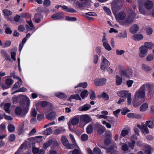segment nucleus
Segmentation results:
<instances>
[{
  "label": "nucleus",
  "mask_w": 154,
  "mask_h": 154,
  "mask_svg": "<svg viewBox=\"0 0 154 154\" xmlns=\"http://www.w3.org/2000/svg\"><path fill=\"white\" fill-rule=\"evenodd\" d=\"M145 97V90L144 84L142 85L137 90L134 95V98L133 101V105L135 107L140 105L141 103L144 102V100L141 99Z\"/></svg>",
  "instance_id": "1"
},
{
  "label": "nucleus",
  "mask_w": 154,
  "mask_h": 154,
  "mask_svg": "<svg viewBox=\"0 0 154 154\" xmlns=\"http://www.w3.org/2000/svg\"><path fill=\"white\" fill-rule=\"evenodd\" d=\"M130 11V13L128 15L125 19L122 22V24L129 26L132 23L136 17V14L135 12L131 9Z\"/></svg>",
  "instance_id": "2"
},
{
  "label": "nucleus",
  "mask_w": 154,
  "mask_h": 154,
  "mask_svg": "<svg viewBox=\"0 0 154 154\" xmlns=\"http://www.w3.org/2000/svg\"><path fill=\"white\" fill-rule=\"evenodd\" d=\"M145 90L146 89H148L147 93V96L148 97L151 98L152 97L154 94V85L153 84H144Z\"/></svg>",
  "instance_id": "3"
},
{
  "label": "nucleus",
  "mask_w": 154,
  "mask_h": 154,
  "mask_svg": "<svg viewBox=\"0 0 154 154\" xmlns=\"http://www.w3.org/2000/svg\"><path fill=\"white\" fill-rule=\"evenodd\" d=\"M81 2H77L74 3L76 6L79 8L86 7L87 5H89L91 2V0H80Z\"/></svg>",
  "instance_id": "4"
},
{
  "label": "nucleus",
  "mask_w": 154,
  "mask_h": 154,
  "mask_svg": "<svg viewBox=\"0 0 154 154\" xmlns=\"http://www.w3.org/2000/svg\"><path fill=\"white\" fill-rule=\"evenodd\" d=\"M139 55L140 57H144L148 51V49L145 46L143 45L141 46L139 48Z\"/></svg>",
  "instance_id": "5"
},
{
  "label": "nucleus",
  "mask_w": 154,
  "mask_h": 154,
  "mask_svg": "<svg viewBox=\"0 0 154 154\" xmlns=\"http://www.w3.org/2000/svg\"><path fill=\"white\" fill-rule=\"evenodd\" d=\"M102 57L103 59V62L101 65L100 68L102 70L105 71V68H106V66H109L110 63L104 57L102 56Z\"/></svg>",
  "instance_id": "6"
},
{
  "label": "nucleus",
  "mask_w": 154,
  "mask_h": 154,
  "mask_svg": "<svg viewBox=\"0 0 154 154\" xmlns=\"http://www.w3.org/2000/svg\"><path fill=\"white\" fill-rule=\"evenodd\" d=\"M20 99V103L21 105H23L25 104L27 101L29 102V98L25 95L20 94L18 96Z\"/></svg>",
  "instance_id": "7"
},
{
  "label": "nucleus",
  "mask_w": 154,
  "mask_h": 154,
  "mask_svg": "<svg viewBox=\"0 0 154 154\" xmlns=\"http://www.w3.org/2000/svg\"><path fill=\"white\" fill-rule=\"evenodd\" d=\"M106 79L105 78L97 79L94 80V83L97 86H101L106 83Z\"/></svg>",
  "instance_id": "8"
},
{
  "label": "nucleus",
  "mask_w": 154,
  "mask_h": 154,
  "mask_svg": "<svg viewBox=\"0 0 154 154\" xmlns=\"http://www.w3.org/2000/svg\"><path fill=\"white\" fill-rule=\"evenodd\" d=\"M144 5L146 9L149 10L151 9L154 6L153 2L149 0H147L145 1Z\"/></svg>",
  "instance_id": "9"
},
{
  "label": "nucleus",
  "mask_w": 154,
  "mask_h": 154,
  "mask_svg": "<svg viewBox=\"0 0 154 154\" xmlns=\"http://www.w3.org/2000/svg\"><path fill=\"white\" fill-rule=\"evenodd\" d=\"M111 6L112 11L114 13L116 12L117 11L121 9L122 7V5H116L112 4Z\"/></svg>",
  "instance_id": "10"
},
{
  "label": "nucleus",
  "mask_w": 154,
  "mask_h": 154,
  "mask_svg": "<svg viewBox=\"0 0 154 154\" xmlns=\"http://www.w3.org/2000/svg\"><path fill=\"white\" fill-rule=\"evenodd\" d=\"M63 17V15L62 12H58L51 16V18L54 20H60Z\"/></svg>",
  "instance_id": "11"
},
{
  "label": "nucleus",
  "mask_w": 154,
  "mask_h": 154,
  "mask_svg": "<svg viewBox=\"0 0 154 154\" xmlns=\"http://www.w3.org/2000/svg\"><path fill=\"white\" fill-rule=\"evenodd\" d=\"M139 27L136 24H134L132 25L130 28V32L133 34L136 33L138 30Z\"/></svg>",
  "instance_id": "12"
},
{
  "label": "nucleus",
  "mask_w": 154,
  "mask_h": 154,
  "mask_svg": "<svg viewBox=\"0 0 154 154\" xmlns=\"http://www.w3.org/2000/svg\"><path fill=\"white\" fill-rule=\"evenodd\" d=\"M81 119L85 123L87 124L90 122V117L87 115H83L81 117Z\"/></svg>",
  "instance_id": "13"
},
{
  "label": "nucleus",
  "mask_w": 154,
  "mask_h": 154,
  "mask_svg": "<svg viewBox=\"0 0 154 154\" xmlns=\"http://www.w3.org/2000/svg\"><path fill=\"white\" fill-rule=\"evenodd\" d=\"M56 116V114L54 112H52L48 113L46 116V118L49 120H52L54 119Z\"/></svg>",
  "instance_id": "14"
},
{
  "label": "nucleus",
  "mask_w": 154,
  "mask_h": 154,
  "mask_svg": "<svg viewBox=\"0 0 154 154\" xmlns=\"http://www.w3.org/2000/svg\"><path fill=\"white\" fill-rule=\"evenodd\" d=\"M143 35L141 34H135L133 36L132 38L135 41H140L143 39Z\"/></svg>",
  "instance_id": "15"
},
{
  "label": "nucleus",
  "mask_w": 154,
  "mask_h": 154,
  "mask_svg": "<svg viewBox=\"0 0 154 154\" xmlns=\"http://www.w3.org/2000/svg\"><path fill=\"white\" fill-rule=\"evenodd\" d=\"M116 144H114L113 146H111L110 147L106 148L107 152H110V154H112L116 150Z\"/></svg>",
  "instance_id": "16"
},
{
  "label": "nucleus",
  "mask_w": 154,
  "mask_h": 154,
  "mask_svg": "<svg viewBox=\"0 0 154 154\" xmlns=\"http://www.w3.org/2000/svg\"><path fill=\"white\" fill-rule=\"evenodd\" d=\"M0 52L2 56L4 57L6 60H11L10 56L8 54L6 51L4 50H2Z\"/></svg>",
  "instance_id": "17"
},
{
  "label": "nucleus",
  "mask_w": 154,
  "mask_h": 154,
  "mask_svg": "<svg viewBox=\"0 0 154 154\" xmlns=\"http://www.w3.org/2000/svg\"><path fill=\"white\" fill-rule=\"evenodd\" d=\"M128 93V91H122L119 93L118 95L120 97L126 98L127 95Z\"/></svg>",
  "instance_id": "18"
},
{
  "label": "nucleus",
  "mask_w": 154,
  "mask_h": 154,
  "mask_svg": "<svg viewBox=\"0 0 154 154\" xmlns=\"http://www.w3.org/2000/svg\"><path fill=\"white\" fill-rule=\"evenodd\" d=\"M42 18L41 15L40 14H36L35 15L33 20L36 23H39L41 21Z\"/></svg>",
  "instance_id": "19"
},
{
  "label": "nucleus",
  "mask_w": 154,
  "mask_h": 154,
  "mask_svg": "<svg viewBox=\"0 0 154 154\" xmlns=\"http://www.w3.org/2000/svg\"><path fill=\"white\" fill-rule=\"evenodd\" d=\"M144 46H145L147 49H152L154 47V44L151 42H146L145 43Z\"/></svg>",
  "instance_id": "20"
},
{
  "label": "nucleus",
  "mask_w": 154,
  "mask_h": 154,
  "mask_svg": "<svg viewBox=\"0 0 154 154\" xmlns=\"http://www.w3.org/2000/svg\"><path fill=\"white\" fill-rule=\"evenodd\" d=\"M91 107L90 105L86 104L79 108L80 111H85L89 109Z\"/></svg>",
  "instance_id": "21"
},
{
  "label": "nucleus",
  "mask_w": 154,
  "mask_h": 154,
  "mask_svg": "<svg viewBox=\"0 0 154 154\" xmlns=\"http://www.w3.org/2000/svg\"><path fill=\"white\" fill-rule=\"evenodd\" d=\"M96 125H97L98 126H100L99 128L97 130V132L99 134H101L104 132L105 130V127H103L100 125H97L96 124Z\"/></svg>",
  "instance_id": "22"
},
{
  "label": "nucleus",
  "mask_w": 154,
  "mask_h": 154,
  "mask_svg": "<svg viewBox=\"0 0 154 154\" xmlns=\"http://www.w3.org/2000/svg\"><path fill=\"white\" fill-rule=\"evenodd\" d=\"M130 131L129 129L122 130L121 133L120 137L122 138V137H124L126 136L129 133Z\"/></svg>",
  "instance_id": "23"
},
{
  "label": "nucleus",
  "mask_w": 154,
  "mask_h": 154,
  "mask_svg": "<svg viewBox=\"0 0 154 154\" xmlns=\"http://www.w3.org/2000/svg\"><path fill=\"white\" fill-rule=\"evenodd\" d=\"M148 104L147 103H144L140 107V111L142 112L146 111L148 108Z\"/></svg>",
  "instance_id": "24"
},
{
  "label": "nucleus",
  "mask_w": 154,
  "mask_h": 154,
  "mask_svg": "<svg viewBox=\"0 0 154 154\" xmlns=\"http://www.w3.org/2000/svg\"><path fill=\"white\" fill-rule=\"evenodd\" d=\"M55 95L56 97L62 99L66 98L67 97L66 94L63 93L61 92L56 93L55 94Z\"/></svg>",
  "instance_id": "25"
},
{
  "label": "nucleus",
  "mask_w": 154,
  "mask_h": 154,
  "mask_svg": "<svg viewBox=\"0 0 154 154\" xmlns=\"http://www.w3.org/2000/svg\"><path fill=\"white\" fill-rule=\"evenodd\" d=\"M79 122V119L78 118L75 117L73 118L71 120V123L73 125H77Z\"/></svg>",
  "instance_id": "26"
},
{
  "label": "nucleus",
  "mask_w": 154,
  "mask_h": 154,
  "mask_svg": "<svg viewBox=\"0 0 154 154\" xmlns=\"http://www.w3.org/2000/svg\"><path fill=\"white\" fill-rule=\"evenodd\" d=\"M122 82V79L118 75L116 76V84L117 85H120Z\"/></svg>",
  "instance_id": "27"
},
{
  "label": "nucleus",
  "mask_w": 154,
  "mask_h": 154,
  "mask_svg": "<svg viewBox=\"0 0 154 154\" xmlns=\"http://www.w3.org/2000/svg\"><path fill=\"white\" fill-rule=\"evenodd\" d=\"M11 106V104L9 103H7L5 104L4 108L6 113L9 114L10 113V111L9 110V108Z\"/></svg>",
  "instance_id": "28"
},
{
  "label": "nucleus",
  "mask_w": 154,
  "mask_h": 154,
  "mask_svg": "<svg viewBox=\"0 0 154 154\" xmlns=\"http://www.w3.org/2000/svg\"><path fill=\"white\" fill-rule=\"evenodd\" d=\"M118 17L119 20H122L125 19L126 15L124 12H122L119 14Z\"/></svg>",
  "instance_id": "29"
},
{
  "label": "nucleus",
  "mask_w": 154,
  "mask_h": 154,
  "mask_svg": "<svg viewBox=\"0 0 154 154\" xmlns=\"http://www.w3.org/2000/svg\"><path fill=\"white\" fill-rule=\"evenodd\" d=\"M53 141L51 140H49L47 142L45 143L43 145V148L44 149H46L52 143Z\"/></svg>",
  "instance_id": "30"
},
{
  "label": "nucleus",
  "mask_w": 154,
  "mask_h": 154,
  "mask_svg": "<svg viewBox=\"0 0 154 154\" xmlns=\"http://www.w3.org/2000/svg\"><path fill=\"white\" fill-rule=\"evenodd\" d=\"M86 131L87 133L88 134H91L92 133L93 131V126L91 125H89L86 128Z\"/></svg>",
  "instance_id": "31"
},
{
  "label": "nucleus",
  "mask_w": 154,
  "mask_h": 154,
  "mask_svg": "<svg viewBox=\"0 0 154 154\" xmlns=\"http://www.w3.org/2000/svg\"><path fill=\"white\" fill-rule=\"evenodd\" d=\"M88 91L85 90L81 92L80 95L82 99H84L88 96Z\"/></svg>",
  "instance_id": "32"
},
{
  "label": "nucleus",
  "mask_w": 154,
  "mask_h": 154,
  "mask_svg": "<svg viewBox=\"0 0 154 154\" xmlns=\"http://www.w3.org/2000/svg\"><path fill=\"white\" fill-rule=\"evenodd\" d=\"M65 131V129H63L62 128H59L56 129L54 133L55 134H58L64 133Z\"/></svg>",
  "instance_id": "33"
},
{
  "label": "nucleus",
  "mask_w": 154,
  "mask_h": 154,
  "mask_svg": "<svg viewBox=\"0 0 154 154\" xmlns=\"http://www.w3.org/2000/svg\"><path fill=\"white\" fill-rule=\"evenodd\" d=\"M142 68L146 72L149 71L151 69V68L149 66L144 64H142Z\"/></svg>",
  "instance_id": "34"
},
{
  "label": "nucleus",
  "mask_w": 154,
  "mask_h": 154,
  "mask_svg": "<svg viewBox=\"0 0 154 154\" xmlns=\"http://www.w3.org/2000/svg\"><path fill=\"white\" fill-rule=\"evenodd\" d=\"M103 45L105 48L108 51H111L112 50L111 48L107 42H103Z\"/></svg>",
  "instance_id": "35"
},
{
  "label": "nucleus",
  "mask_w": 154,
  "mask_h": 154,
  "mask_svg": "<svg viewBox=\"0 0 154 154\" xmlns=\"http://www.w3.org/2000/svg\"><path fill=\"white\" fill-rule=\"evenodd\" d=\"M89 95L90 98L92 100H94L96 98L95 93L94 91L91 90L90 91Z\"/></svg>",
  "instance_id": "36"
},
{
  "label": "nucleus",
  "mask_w": 154,
  "mask_h": 154,
  "mask_svg": "<svg viewBox=\"0 0 154 154\" xmlns=\"http://www.w3.org/2000/svg\"><path fill=\"white\" fill-rule=\"evenodd\" d=\"M61 141L63 145L65 146L66 144L69 142L68 140L65 136H62L61 139Z\"/></svg>",
  "instance_id": "37"
},
{
  "label": "nucleus",
  "mask_w": 154,
  "mask_h": 154,
  "mask_svg": "<svg viewBox=\"0 0 154 154\" xmlns=\"http://www.w3.org/2000/svg\"><path fill=\"white\" fill-rule=\"evenodd\" d=\"M145 125L148 126L149 128H152L153 127V122L151 121H147L146 122Z\"/></svg>",
  "instance_id": "38"
},
{
  "label": "nucleus",
  "mask_w": 154,
  "mask_h": 154,
  "mask_svg": "<svg viewBox=\"0 0 154 154\" xmlns=\"http://www.w3.org/2000/svg\"><path fill=\"white\" fill-rule=\"evenodd\" d=\"M104 142L105 144L107 146L109 145L111 143H113V145L116 144V143L113 141L111 142V140L109 138H106Z\"/></svg>",
  "instance_id": "39"
},
{
  "label": "nucleus",
  "mask_w": 154,
  "mask_h": 154,
  "mask_svg": "<svg viewBox=\"0 0 154 154\" xmlns=\"http://www.w3.org/2000/svg\"><path fill=\"white\" fill-rule=\"evenodd\" d=\"M15 112L17 115H20L22 113V109L20 107H17L15 109Z\"/></svg>",
  "instance_id": "40"
},
{
  "label": "nucleus",
  "mask_w": 154,
  "mask_h": 154,
  "mask_svg": "<svg viewBox=\"0 0 154 154\" xmlns=\"http://www.w3.org/2000/svg\"><path fill=\"white\" fill-rule=\"evenodd\" d=\"M99 98L102 97L105 100H108L109 97L108 95L106 93L103 92L102 93L101 96L99 97Z\"/></svg>",
  "instance_id": "41"
},
{
  "label": "nucleus",
  "mask_w": 154,
  "mask_h": 154,
  "mask_svg": "<svg viewBox=\"0 0 154 154\" xmlns=\"http://www.w3.org/2000/svg\"><path fill=\"white\" fill-rule=\"evenodd\" d=\"M75 144L69 143L68 142L64 146L67 149H71L74 148V146H75Z\"/></svg>",
  "instance_id": "42"
},
{
  "label": "nucleus",
  "mask_w": 154,
  "mask_h": 154,
  "mask_svg": "<svg viewBox=\"0 0 154 154\" xmlns=\"http://www.w3.org/2000/svg\"><path fill=\"white\" fill-rule=\"evenodd\" d=\"M8 128V131L10 132H13L15 130V127L12 124H10L9 125Z\"/></svg>",
  "instance_id": "43"
},
{
  "label": "nucleus",
  "mask_w": 154,
  "mask_h": 154,
  "mask_svg": "<svg viewBox=\"0 0 154 154\" xmlns=\"http://www.w3.org/2000/svg\"><path fill=\"white\" fill-rule=\"evenodd\" d=\"M13 80L9 79H7L5 81L6 85L8 86H11L13 82Z\"/></svg>",
  "instance_id": "44"
},
{
  "label": "nucleus",
  "mask_w": 154,
  "mask_h": 154,
  "mask_svg": "<svg viewBox=\"0 0 154 154\" xmlns=\"http://www.w3.org/2000/svg\"><path fill=\"white\" fill-rule=\"evenodd\" d=\"M93 152L95 154H102L101 150L97 147H95L93 149Z\"/></svg>",
  "instance_id": "45"
},
{
  "label": "nucleus",
  "mask_w": 154,
  "mask_h": 154,
  "mask_svg": "<svg viewBox=\"0 0 154 154\" xmlns=\"http://www.w3.org/2000/svg\"><path fill=\"white\" fill-rule=\"evenodd\" d=\"M52 133V130L50 128H47L44 131V134L45 135H49L51 134Z\"/></svg>",
  "instance_id": "46"
},
{
  "label": "nucleus",
  "mask_w": 154,
  "mask_h": 154,
  "mask_svg": "<svg viewBox=\"0 0 154 154\" xmlns=\"http://www.w3.org/2000/svg\"><path fill=\"white\" fill-rule=\"evenodd\" d=\"M88 135L85 134H82L81 137V140L83 141H86L88 139Z\"/></svg>",
  "instance_id": "47"
},
{
  "label": "nucleus",
  "mask_w": 154,
  "mask_h": 154,
  "mask_svg": "<svg viewBox=\"0 0 154 154\" xmlns=\"http://www.w3.org/2000/svg\"><path fill=\"white\" fill-rule=\"evenodd\" d=\"M15 139V136L14 134H11L8 137L9 141L10 142L14 141Z\"/></svg>",
  "instance_id": "48"
},
{
  "label": "nucleus",
  "mask_w": 154,
  "mask_h": 154,
  "mask_svg": "<svg viewBox=\"0 0 154 154\" xmlns=\"http://www.w3.org/2000/svg\"><path fill=\"white\" fill-rule=\"evenodd\" d=\"M112 4L122 5V0H113Z\"/></svg>",
  "instance_id": "49"
},
{
  "label": "nucleus",
  "mask_w": 154,
  "mask_h": 154,
  "mask_svg": "<svg viewBox=\"0 0 154 154\" xmlns=\"http://www.w3.org/2000/svg\"><path fill=\"white\" fill-rule=\"evenodd\" d=\"M4 14L6 16H9L12 14V12L8 9H5L3 11Z\"/></svg>",
  "instance_id": "50"
},
{
  "label": "nucleus",
  "mask_w": 154,
  "mask_h": 154,
  "mask_svg": "<svg viewBox=\"0 0 154 154\" xmlns=\"http://www.w3.org/2000/svg\"><path fill=\"white\" fill-rule=\"evenodd\" d=\"M127 97L128 104V105H130L131 103V101L132 100L131 94L130 93L128 94Z\"/></svg>",
  "instance_id": "51"
},
{
  "label": "nucleus",
  "mask_w": 154,
  "mask_h": 154,
  "mask_svg": "<svg viewBox=\"0 0 154 154\" xmlns=\"http://www.w3.org/2000/svg\"><path fill=\"white\" fill-rule=\"evenodd\" d=\"M127 33L125 30L123 33H121L119 35L118 37H122L123 38H126L127 37Z\"/></svg>",
  "instance_id": "52"
},
{
  "label": "nucleus",
  "mask_w": 154,
  "mask_h": 154,
  "mask_svg": "<svg viewBox=\"0 0 154 154\" xmlns=\"http://www.w3.org/2000/svg\"><path fill=\"white\" fill-rule=\"evenodd\" d=\"M142 129L146 134H148L149 132L148 128L146 125H145L144 124L142 125Z\"/></svg>",
  "instance_id": "53"
},
{
  "label": "nucleus",
  "mask_w": 154,
  "mask_h": 154,
  "mask_svg": "<svg viewBox=\"0 0 154 154\" xmlns=\"http://www.w3.org/2000/svg\"><path fill=\"white\" fill-rule=\"evenodd\" d=\"M43 4L44 6L48 7L50 5L51 1L50 0H45Z\"/></svg>",
  "instance_id": "54"
},
{
  "label": "nucleus",
  "mask_w": 154,
  "mask_h": 154,
  "mask_svg": "<svg viewBox=\"0 0 154 154\" xmlns=\"http://www.w3.org/2000/svg\"><path fill=\"white\" fill-rule=\"evenodd\" d=\"M154 58V55L153 54L148 55L146 57V60L147 61H151Z\"/></svg>",
  "instance_id": "55"
},
{
  "label": "nucleus",
  "mask_w": 154,
  "mask_h": 154,
  "mask_svg": "<svg viewBox=\"0 0 154 154\" xmlns=\"http://www.w3.org/2000/svg\"><path fill=\"white\" fill-rule=\"evenodd\" d=\"M139 11L140 12L143 14L145 15L146 14L144 9L142 7L139 6Z\"/></svg>",
  "instance_id": "56"
},
{
  "label": "nucleus",
  "mask_w": 154,
  "mask_h": 154,
  "mask_svg": "<svg viewBox=\"0 0 154 154\" xmlns=\"http://www.w3.org/2000/svg\"><path fill=\"white\" fill-rule=\"evenodd\" d=\"M71 96H72V99H75V100H81V99L79 95L77 94H74L71 95Z\"/></svg>",
  "instance_id": "57"
},
{
  "label": "nucleus",
  "mask_w": 154,
  "mask_h": 154,
  "mask_svg": "<svg viewBox=\"0 0 154 154\" xmlns=\"http://www.w3.org/2000/svg\"><path fill=\"white\" fill-rule=\"evenodd\" d=\"M20 87L19 84L18 82H16L13 85V87L12 88V90L13 91L15 90L18 87Z\"/></svg>",
  "instance_id": "58"
},
{
  "label": "nucleus",
  "mask_w": 154,
  "mask_h": 154,
  "mask_svg": "<svg viewBox=\"0 0 154 154\" xmlns=\"http://www.w3.org/2000/svg\"><path fill=\"white\" fill-rule=\"evenodd\" d=\"M19 97L16 96H14L12 98V102L13 104H16L17 102V100Z\"/></svg>",
  "instance_id": "59"
},
{
  "label": "nucleus",
  "mask_w": 154,
  "mask_h": 154,
  "mask_svg": "<svg viewBox=\"0 0 154 154\" xmlns=\"http://www.w3.org/2000/svg\"><path fill=\"white\" fill-rule=\"evenodd\" d=\"M66 20L71 21H75L76 20V18L75 17H70L69 16H67L66 17Z\"/></svg>",
  "instance_id": "60"
},
{
  "label": "nucleus",
  "mask_w": 154,
  "mask_h": 154,
  "mask_svg": "<svg viewBox=\"0 0 154 154\" xmlns=\"http://www.w3.org/2000/svg\"><path fill=\"white\" fill-rule=\"evenodd\" d=\"M78 86L79 87H82L85 88L87 87V83L86 82L80 83L78 85Z\"/></svg>",
  "instance_id": "61"
},
{
  "label": "nucleus",
  "mask_w": 154,
  "mask_h": 154,
  "mask_svg": "<svg viewBox=\"0 0 154 154\" xmlns=\"http://www.w3.org/2000/svg\"><path fill=\"white\" fill-rule=\"evenodd\" d=\"M95 51L97 54L99 55L101 54L102 53L101 51V48L100 47H98L96 48Z\"/></svg>",
  "instance_id": "62"
},
{
  "label": "nucleus",
  "mask_w": 154,
  "mask_h": 154,
  "mask_svg": "<svg viewBox=\"0 0 154 154\" xmlns=\"http://www.w3.org/2000/svg\"><path fill=\"white\" fill-rule=\"evenodd\" d=\"M103 9L108 15H110L111 14V11L109 8L106 7H103Z\"/></svg>",
  "instance_id": "63"
},
{
  "label": "nucleus",
  "mask_w": 154,
  "mask_h": 154,
  "mask_svg": "<svg viewBox=\"0 0 154 154\" xmlns=\"http://www.w3.org/2000/svg\"><path fill=\"white\" fill-rule=\"evenodd\" d=\"M152 32L153 30L151 28H149L146 30V33L148 35H151L152 33Z\"/></svg>",
  "instance_id": "64"
}]
</instances>
